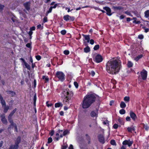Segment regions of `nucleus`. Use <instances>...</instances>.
Here are the masks:
<instances>
[{
	"label": "nucleus",
	"mask_w": 149,
	"mask_h": 149,
	"mask_svg": "<svg viewBox=\"0 0 149 149\" xmlns=\"http://www.w3.org/2000/svg\"><path fill=\"white\" fill-rule=\"evenodd\" d=\"M95 100V97L94 95L91 94L86 95L84 98L82 106L84 109L88 108Z\"/></svg>",
	"instance_id": "nucleus-2"
},
{
	"label": "nucleus",
	"mask_w": 149,
	"mask_h": 149,
	"mask_svg": "<svg viewBox=\"0 0 149 149\" xmlns=\"http://www.w3.org/2000/svg\"><path fill=\"white\" fill-rule=\"evenodd\" d=\"M52 138L51 137H49L48 139L47 143H50L52 142Z\"/></svg>",
	"instance_id": "nucleus-44"
},
{
	"label": "nucleus",
	"mask_w": 149,
	"mask_h": 149,
	"mask_svg": "<svg viewBox=\"0 0 149 149\" xmlns=\"http://www.w3.org/2000/svg\"><path fill=\"white\" fill-rule=\"evenodd\" d=\"M133 23L136 24H138L140 23H141V22L139 21H136V20H134V21L133 22Z\"/></svg>",
	"instance_id": "nucleus-45"
},
{
	"label": "nucleus",
	"mask_w": 149,
	"mask_h": 149,
	"mask_svg": "<svg viewBox=\"0 0 149 149\" xmlns=\"http://www.w3.org/2000/svg\"><path fill=\"white\" fill-rule=\"evenodd\" d=\"M70 17V16L68 15H67L64 16L63 19L67 21L69 20Z\"/></svg>",
	"instance_id": "nucleus-24"
},
{
	"label": "nucleus",
	"mask_w": 149,
	"mask_h": 149,
	"mask_svg": "<svg viewBox=\"0 0 149 149\" xmlns=\"http://www.w3.org/2000/svg\"><path fill=\"white\" fill-rule=\"evenodd\" d=\"M42 78L44 79L46 82H47L49 81V79L47 76H42Z\"/></svg>",
	"instance_id": "nucleus-33"
},
{
	"label": "nucleus",
	"mask_w": 149,
	"mask_h": 149,
	"mask_svg": "<svg viewBox=\"0 0 149 149\" xmlns=\"http://www.w3.org/2000/svg\"><path fill=\"white\" fill-rule=\"evenodd\" d=\"M69 131L67 130H65L63 132V136H65L66 134H69Z\"/></svg>",
	"instance_id": "nucleus-31"
},
{
	"label": "nucleus",
	"mask_w": 149,
	"mask_h": 149,
	"mask_svg": "<svg viewBox=\"0 0 149 149\" xmlns=\"http://www.w3.org/2000/svg\"><path fill=\"white\" fill-rule=\"evenodd\" d=\"M98 139L100 142L103 144L104 143V139L103 134H100L98 136Z\"/></svg>",
	"instance_id": "nucleus-9"
},
{
	"label": "nucleus",
	"mask_w": 149,
	"mask_h": 149,
	"mask_svg": "<svg viewBox=\"0 0 149 149\" xmlns=\"http://www.w3.org/2000/svg\"><path fill=\"white\" fill-rule=\"evenodd\" d=\"M56 76L61 81H63L65 79V75L62 72H57L56 74Z\"/></svg>",
	"instance_id": "nucleus-3"
},
{
	"label": "nucleus",
	"mask_w": 149,
	"mask_h": 149,
	"mask_svg": "<svg viewBox=\"0 0 149 149\" xmlns=\"http://www.w3.org/2000/svg\"><path fill=\"white\" fill-rule=\"evenodd\" d=\"M30 3L29 2H26L24 4V6L25 8L27 10H29L30 9Z\"/></svg>",
	"instance_id": "nucleus-13"
},
{
	"label": "nucleus",
	"mask_w": 149,
	"mask_h": 149,
	"mask_svg": "<svg viewBox=\"0 0 149 149\" xmlns=\"http://www.w3.org/2000/svg\"><path fill=\"white\" fill-rule=\"evenodd\" d=\"M89 41L91 45H93L94 43V41L93 39Z\"/></svg>",
	"instance_id": "nucleus-57"
},
{
	"label": "nucleus",
	"mask_w": 149,
	"mask_h": 149,
	"mask_svg": "<svg viewBox=\"0 0 149 149\" xmlns=\"http://www.w3.org/2000/svg\"><path fill=\"white\" fill-rule=\"evenodd\" d=\"M144 37L143 36L142 34L138 36V38L140 39H142Z\"/></svg>",
	"instance_id": "nucleus-46"
},
{
	"label": "nucleus",
	"mask_w": 149,
	"mask_h": 149,
	"mask_svg": "<svg viewBox=\"0 0 149 149\" xmlns=\"http://www.w3.org/2000/svg\"><path fill=\"white\" fill-rule=\"evenodd\" d=\"M3 112L4 113H6L9 109V107L8 106H4Z\"/></svg>",
	"instance_id": "nucleus-27"
},
{
	"label": "nucleus",
	"mask_w": 149,
	"mask_h": 149,
	"mask_svg": "<svg viewBox=\"0 0 149 149\" xmlns=\"http://www.w3.org/2000/svg\"><path fill=\"white\" fill-rule=\"evenodd\" d=\"M103 9L105 10L107 12V15L109 16H111V15L112 14L111 13V10L109 7H104L103 8Z\"/></svg>",
	"instance_id": "nucleus-12"
},
{
	"label": "nucleus",
	"mask_w": 149,
	"mask_h": 149,
	"mask_svg": "<svg viewBox=\"0 0 149 149\" xmlns=\"http://www.w3.org/2000/svg\"><path fill=\"white\" fill-rule=\"evenodd\" d=\"M130 116L131 118L134 120H135L136 118V116L135 114L133 112H130Z\"/></svg>",
	"instance_id": "nucleus-17"
},
{
	"label": "nucleus",
	"mask_w": 149,
	"mask_h": 149,
	"mask_svg": "<svg viewBox=\"0 0 149 149\" xmlns=\"http://www.w3.org/2000/svg\"><path fill=\"white\" fill-rule=\"evenodd\" d=\"M142 56H143L141 54L140 55H139L138 56H137V57H135L134 58V60L136 61H137L139 60V59L141 58L142 57Z\"/></svg>",
	"instance_id": "nucleus-29"
},
{
	"label": "nucleus",
	"mask_w": 149,
	"mask_h": 149,
	"mask_svg": "<svg viewBox=\"0 0 149 149\" xmlns=\"http://www.w3.org/2000/svg\"><path fill=\"white\" fill-rule=\"evenodd\" d=\"M133 63L130 61H129L127 64V66L129 68L132 67L133 65Z\"/></svg>",
	"instance_id": "nucleus-30"
},
{
	"label": "nucleus",
	"mask_w": 149,
	"mask_h": 149,
	"mask_svg": "<svg viewBox=\"0 0 149 149\" xmlns=\"http://www.w3.org/2000/svg\"><path fill=\"white\" fill-rule=\"evenodd\" d=\"M33 100L34 101V103L35 104L36 100V95H35L34 96Z\"/></svg>",
	"instance_id": "nucleus-54"
},
{
	"label": "nucleus",
	"mask_w": 149,
	"mask_h": 149,
	"mask_svg": "<svg viewBox=\"0 0 149 149\" xmlns=\"http://www.w3.org/2000/svg\"><path fill=\"white\" fill-rule=\"evenodd\" d=\"M7 93L8 94H10L12 96H14L15 95V93L13 91H8L7 92Z\"/></svg>",
	"instance_id": "nucleus-26"
},
{
	"label": "nucleus",
	"mask_w": 149,
	"mask_h": 149,
	"mask_svg": "<svg viewBox=\"0 0 149 149\" xmlns=\"http://www.w3.org/2000/svg\"><path fill=\"white\" fill-rule=\"evenodd\" d=\"M68 149H73V146L72 145L70 144L68 148Z\"/></svg>",
	"instance_id": "nucleus-62"
},
{
	"label": "nucleus",
	"mask_w": 149,
	"mask_h": 149,
	"mask_svg": "<svg viewBox=\"0 0 149 149\" xmlns=\"http://www.w3.org/2000/svg\"><path fill=\"white\" fill-rule=\"evenodd\" d=\"M84 37L85 40H87V42H89L90 38V36L89 35H83Z\"/></svg>",
	"instance_id": "nucleus-21"
},
{
	"label": "nucleus",
	"mask_w": 149,
	"mask_h": 149,
	"mask_svg": "<svg viewBox=\"0 0 149 149\" xmlns=\"http://www.w3.org/2000/svg\"><path fill=\"white\" fill-rule=\"evenodd\" d=\"M26 46L28 48H30L31 46V45L30 43H28L26 45Z\"/></svg>",
	"instance_id": "nucleus-58"
},
{
	"label": "nucleus",
	"mask_w": 149,
	"mask_h": 149,
	"mask_svg": "<svg viewBox=\"0 0 149 149\" xmlns=\"http://www.w3.org/2000/svg\"><path fill=\"white\" fill-rule=\"evenodd\" d=\"M99 48V45H95L94 47V49L95 50H97Z\"/></svg>",
	"instance_id": "nucleus-39"
},
{
	"label": "nucleus",
	"mask_w": 149,
	"mask_h": 149,
	"mask_svg": "<svg viewBox=\"0 0 149 149\" xmlns=\"http://www.w3.org/2000/svg\"><path fill=\"white\" fill-rule=\"evenodd\" d=\"M140 73L141 77H142V79L144 80H146L147 75V71L144 70H143Z\"/></svg>",
	"instance_id": "nucleus-5"
},
{
	"label": "nucleus",
	"mask_w": 149,
	"mask_h": 149,
	"mask_svg": "<svg viewBox=\"0 0 149 149\" xmlns=\"http://www.w3.org/2000/svg\"><path fill=\"white\" fill-rule=\"evenodd\" d=\"M18 145L15 143L14 145H11L9 149H17L18 148Z\"/></svg>",
	"instance_id": "nucleus-15"
},
{
	"label": "nucleus",
	"mask_w": 149,
	"mask_h": 149,
	"mask_svg": "<svg viewBox=\"0 0 149 149\" xmlns=\"http://www.w3.org/2000/svg\"><path fill=\"white\" fill-rule=\"evenodd\" d=\"M36 58L38 61L40 60L41 58V56L40 55H38L36 56Z\"/></svg>",
	"instance_id": "nucleus-49"
},
{
	"label": "nucleus",
	"mask_w": 149,
	"mask_h": 149,
	"mask_svg": "<svg viewBox=\"0 0 149 149\" xmlns=\"http://www.w3.org/2000/svg\"><path fill=\"white\" fill-rule=\"evenodd\" d=\"M64 53L65 55H68L69 54V52L68 50H65L64 51Z\"/></svg>",
	"instance_id": "nucleus-47"
},
{
	"label": "nucleus",
	"mask_w": 149,
	"mask_h": 149,
	"mask_svg": "<svg viewBox=\"0 0 149 149\" xmlns=\"http://www.w3.org/2000/svg\"><path fill=\"white\" fill-rule=\"evenodd\" d=\"M118 127V125L117 124H114L113 125V127L115 129H117Z\"/></svg>",
	"instance_id": "nucleus-48"
},
{
	"label": "nucleus",
	"mask_w": 149,
	"mask_h": 149,
	"mask_svg": "<svg viewBox=\"0 0 149 149\" xmlns=\"http://www.w3.org/2000/svg\"><path fill=\"white\" fill-rule=\"evenodd\" d=\"M121 68V62L118 59H113L109 61L106 65V70L111 74L118 72Z\"/></svg>",
	"instance_id": "nucleus-1"
},
{
	"label": "nucleus",
	"mask_w": 149,
	"mask_h": 149,
	"mask_svg": "<svg viewBox=\"0 0 149 149\" xmlns=\"http://www.w3.org/2000/svg\"><path fill=\"white\" fill-rule=\"evenodd\" d=\"M144 127L146 130L147 131L148 130L149 127L147 125H144Z\"/></svg>",
	"instance_id": "nucleus-52"
},
{
	"label": "nucleus",
	"mask_w": 149,
	"mask_h": 149,
	"mask_svg": "<svg viewBox=\"0 0 149 149\" xmlns=\"http://www.w3.org/2000/svg\"><path fill=\"white\" fill-rule=\"evenodd\" d=\"M74 85L75 86V87L76 88H77L78 86V83L76 81H74Z\"/></svg>",
	"instance_id": "nucleus-50"
},
{
	"label": "nucleus",
	"mask_w": 149,
	"mask_h": 149,
	"mask_svg": "<svg viewBox=\"0 0 149 149\" xmlns=\"http://www.w3.org/2000/svg\"><path fill=\"white\" fill-rule=\"evenodd\" d=\"M127 131L129 132H132V131H134L135 130V127L133 126H132L130 127H128L127 128Z\"/></svg>",
	"instance_id": "nucleus-14"
},
{
	"label": "nucleus",
	"mask_w": 149,
	"mask_h": 149,
	"mask_svg": "<svg viewBox=\"0 0 149 149\" xmlns=\"http://www.w3.org/2000/svg\"><path fill=\"white\" fill-rule=\"evenodd\" d=\"M70 97L67 96V97H65L64 98L63 101L64 103L66 104H68L69 102V101L70 100Z\"/></svg>",
	"instance_id": "nucleus-10"
},
{
	"label": "nucleus",
	"mask_w": 149,
	"mask_h": 149,
	"mask_svg": "<svg viewBox=\"0 0 149 149\" xmlns=\"http://www.w3.org/2000/svg\"><path fill=\"white\" fill-rule=\"evenodd\" d=\"M90 48L87 46L84 49V52L86 53H88L90 51Z\"/></svg>",
	"instance_id": "nucleus-28"
},
{
	"label": "nucleus",
	"mask_w": 149,
	"mask_h": 149,
	"mask_svg": "<svg viewBox=\"0 0 149 149\" xmlns=\"http://www.w3.org/2000/svg\"><path fill=\"white\" fill-rule=\"evenodd\" d=\"M32 34H33V32L32 31L30 30V31H29V34L30 36V39L31 38V36Z\"/></svg>",
	"instance_id": "nucleus-53"
},
{
	"label": "nucleus",
	"mask_w": 149,
	"mask_h": 149,
	"mask_svg": "<svg viewBox=\"0 0 149 149\" xmlns=\"http://www.w3.org/2000/svg\"><path fill=\"white\" fill-rule=\"evenodd\" d=\"M47 21V18L46 17H44L43 19V22L45 23Z\"/></svg>",
	"instance_id": "nucleus-51"
},
{
	"label": "nucleus",
	"mask_w": 149,
	"mask_h": 149,
	"mask_svg": "<svg viewBox=\"0 0 149 149\" xmlns=\"http://www.w3.org/2000/svg\"><path fill=\"white\" fill-rule=\"evenodd\" d=\"M122 143L123 145H128L129 147H130L132 145L133 142L130 140H125Z\"/></svg>",
	"instance_id": "nucleus-8"
},
{
	"label": "nucleus",
	"mask_w": 149,
	"mask_h": 149,
	"mask_svg": "<svg viewBox=\"0 0 149 149\" xmlns=\"http://www.w3.org/2000/svg\"><path fill=\"white\" fill-rule=\"evenodd\" d=\"M8 119L9 122L11 123V125L9 126V127H8V128H9L11 126H13L15 124L14 123L12 119V118L8 117Z\"/></svg>",
	"instance_id": "nucleus-16"
},
{
	"label": "nucleus",
	"mask_w": 149,
	"mask_h": 149,
	"mask_svg": "<svg viewBox=\"0 0 149 149\" xmlns=\"http://www.w3.org/2000/svg\"><path fill=\"white\" fill-rule=\"evenodd\" d=\"M130 97L128 96H126L124 97V100L127 102H128L130 100Z\"/></svg>",
	"instance_id": "nucleus-34"
},
{
	"label": "nucleus",
	"mask_w": 149,
	"mask_h": 149,
	"mask_svg": "<svg viewBox=\"0 0 149 149\" xmlns=\"http://www.w3.org/2000/svg\"><path fill=\"white\" fill-rule=\"evenodd\" d=\"M61 33L62 35H64L66 34V32L65 30H63L61 31Z\"/></svg>",
	"instance_id": "nucleus-43"
},
{
	"label": "nucleus",
	"mask_w": 149,
	"mask_h": 149,
	"mask_svg": "<svg viewBox=\"0 0 149 149\" xmlns=\"http://www.w3.org/2000/svg\"><path fill=\"white\" fill-rule=\"evenodd\" d=\"M118 121L121 124H122V125L123 124V123L122 122V121L119 118L118 119Z\"/></svg>",
	"instance_id": "nucleus-61"
},
{
	"label": "nucleus",
	"mask_w": 149,
	"mask_h": 149,
	"mask_svg": "<svg viewBox=\"0 0 149 149\" xmlns=\"http://www.w3.org/2000/svg\"><path fill=\"white\" fill-rule=\"evenodd\" d=\"M68 147V145L66 143H63L62 145L61 149H66Z\"/></svg>",
	"instance_id": "nucleus-32"
},
{
	"label": "nucleus",
	"mask_w": 149,
	"mask_h": 149,
	"mask_svg": "<svg viewBox=\"0 0 149 149\" xmlns=\"http://www.w3.org/2000/svg\"><path fill=\"white\" fill-rule=\"evenodd\" d=\"M95 72L94 71H92L91 72V74L92 76H93L95 75Z\"/></svg>",
	"instance_id": "nucleus-63"
},
{
	"label": "nucleus",
	"mask_w": 149,
	"mask_h": 149,
	"mask_svg": "<svg viewBox=\"0 0 149 149\" xmlns=\"http://www.w3.org/2000/svg\"><path fill=\"white\" fill-rule=\"evenodd\" d=\"M103 123L104 125H106L108 126L109 125V122L107 120H106L105 121L103 122Z\"/></svg>",
	"instance_id": "nucleus-40"
},
{
	"label": "nucleus",
	"mask_w": 149,
	"mask_h": 149,
	"mask_svg": "<svg viewBox=\"0 0 149 149\" xmlns=\"http://www.w3.org/2000/svg\"><path fill=\"white\" fill-rule=\"evenodd\" d=\"M24 63V65L29 70H30V65L26 62H25Z\"/></svg>",
	"instance_id": "nucleus-35"
},
{
	"label": "nucleus",
	"mask_w": 149,
	"mask_h": 149,
	"mask_svg": "<svg viewBox=\"0 0 149 149\" xmlns=\"http://www.w3.org/2000/svg\"><path fill=\"white\" fill-rule=\"evenodd\" d=\"M144 16L146 18L149 17V10H147L144 12Z\"/></svg>",
	"instance_id": "nucleus-19"
},
{
	"label": "nucleus",
	"mask_w": 149,
	"mask_h": 149,
	"mask_svg": "<svg viewBox=\"0 0 149 149\" xmlns=\"http://www.w3.org/2000/svg\"><path fill=\"white\" fill-rule=\"evenodd\" d=\"M95 59L96 62L99 63L102 61V58L100 55L98 54L95 56Z\"/></svg>",
	"instance_id": "nucleus-7"
},
{
	"label": "nucleus",
	"mask_w": 149,
	"mask_h": 149,
	"mask_svg": "<svg viewBox=\"0 0 149 149\" xmlns=\"http://www.w3.org/2000/svg\"><path fill=\"white\" fill-rule=\"evenodd\" d=\"M125 14H126L129 15L131 17L132 16V15L131 14L130 12L127 11H125Z\"/></svg>",
	"instance_id": "nucleus-42"
},
{
	"label": "nucleus",
	"mask_w": 149,
	"mask_h": 149,
	"mask_svg": "<svg viewBox=\"0 0 149 149\" xmlns=\"http://www.w3.org/2000/svg\"><path fill=\"white\" fill-rule=\"evenodd\" d=\"M112 8L115 10H121L123 8L121 6H113Z\"/></svg>",
	"instance_id": "nucleus-20"
},
{
	"label": "nucleus",
	"mask_w": 149,
	"mask_h": 149,
	"mask_svg": "<svg viewBox=\"0 0 149 149\" xmlns=\"http://www.w3.org/2000/svg\"><path fill=\"white\" fill-rule=\"evenodd\" d=\"M91 117H97V112H95L94 111H92L91 113Z\"/></svg>",
	"instance_id": "nucleus-18"
},
{
	"label": "nucleus",
	"mask_w": 149,
	"mask_h": 149,
	"mask_svg": "<svg viewBox=\"0 0 149 149\" xmlns=\"http://www.w3.org/2000/svg\"><path fill=\"white\" fill-rule=\"evenodd\" d=\"M13 126H14V127H15V131L16 132H17V125H16V124H15L14 125H13Z\"/></svg>",
	"instance_id": "nucleus-56"
},
{
	"label": "nucleus",
	"mask_w": 149,
	"mask_h": 149,
	"mask_svg": "<svg viewBox=\"0 0 149 149\" xmlns=\"http://www.w3.org/2000/svg\"><path fill=\"white\" fill-rule=\"evenodd\" d=\"M120 106L121 108H124L126 106V105L125 103L123 102H121L120 104Z\"/></svg>",
	"instance_id": "nucleus-22"
},
{
	"label": "nucleus",
	"mask_w": 149,
	"mask_h": 149,
	"mask_svg": "<svg viewBox=\"0 0 149 149\" xmlns=\"http://www.w3.org/2000/svg\"><path fill=\"white\" fill-rule=\"evenodd\" d=\"M52 7H50V8H49V10L47 12H46V16H47L48 15V14L49 13H50L52 12Z\"/></svg>",
	"instance_id": "nucleus-38"
},
{
	"label": "nucleus",
	"mask_w": 149,
	"mask_h": 149,
	"mask_svg": "<svg viewBox=\"0 0 149 149\" xmlns=\"http://www.w3.org/2000/svg\"><path fill=\"white\" fill-rule=\"evenodd\" d=\"M126 120L127 121H130V117L129 116H127L126 118Z\"/></svg>",
	"instance_id": "nucleus-59"
},
{
	"label": "nucleus",
	"mask_w": 149,
	"mask_h": 149,
	"mask_svg": "<svg viewBox=\"0 0 149 149\" xmlns=\"http://www.w3.org/2000/svg\"><path fill=\"white\" fill-rule=\"evenodd\" d=\"M119 113L121 114H123L125 113V111L124 109H121L119 111Z\"/></svg>",
	"instance_id": "nucleus-36"
},
{
	"label": "nucleus",
	"mask_w": 149,
	"mask_h": 149,
	"mask_svg": "<svg viewBox=\"0 0 149 149\" xmlns=\"http://www.w3.org/2000/svg\"><path fill=\"white\" fill-rule=\"evenodd\" d=\"M126 146H121V149H126Z\"/></svg>",
	"instance_id": "nucleus-64"
},
{
	"label": "nucleus",
	"mask_w": 149,
	"mask_h": 149,
	"mask_svg": "<svg viewBox=\"0 0 149 149\" xmlns=\"http://www.w3.org/2000/svg\"><path fill=\"white\" fill-rule=\"evenodd\" d=\"M63 104L61 103H57L55 104V107L56 108L59 107H62Z\"/></svg>",
	"instance_id": "nucleus-23"
},
{
	"label": "nucleus",
	"mask_w": 149,
	"mask_h": 149,
	"mask_svg": "<svg viewBox=\"0 0 149 149\" xmlns=\"http://www.w3.org/2000/svg\"><path fill=\"white\" fill-rule=\"evenodd\" d=\"M4 7V6L3 5H1L0 3V10H2Z\"/></svg>",
	"instance_id": "nucleus-55"
},
{
	"label": "nucleus",
	"mask_w": 149,
	"mask_h": 149,
	"mask_svg": "<svg viewBox=\"0 0 149 149\" xmlns=\"http://www.w3.org/2000/svg\"><path fill=\"white\" fill-rule=\"evenodd\" d=\"M56 136L57 137L56 138V139L57 141L60 138L62 137L63 136V130H58L57 131V133L56 134Z\"/></svg>",
	"instance_id": "nucleus-6"
},
{
	"label": "nucleus",
	"mask_w": 149,
	"mask_h": 149,
	"mask_svg": "<svg viewBox=\"0 0 149 149\" xmlns=\"http://www.w3.org/2000/svg\"><path fill=\"white\" fill-rule=\"evenodd\" d=\"M111 143L112 145L113 146H116V144L115 142V141L114 140H112L111 141Z\"/></svg>",
	"instance_id": "nucleus-37"
},
{
	"label": "nucleus",
	"mask_w": 149,
	"mask_h": 149,
	"mask_svg": "<svg viewBox=\"0 0 149 149\" xmlns=\"http://www.w3.org/2000/svg\"><path fill=\"white\" fill-rule=\"evenodd\" d=\"M62 93L64 95V97L67 96L71 97L73 95L72 92L68 89H63Z\"/></svg>",
	"instance_id": "nucleus-4"
},
{
	"label": "nucleus",
	"mask_w": 149,
	"mask_h": 149,
	"mask_svg": "<svg viewBox=\"0 0 149 149\" xmlns=\"http://www.w3.org/2000/svg\"><path fill=\"white\" fill-rule=\"evenodd\" d=\"M21 141V138L19 137H18L17 138L16 140L15 141V143L17 144L18 145V144L20 143Z\"/></svg>",
	"instance_id": "nucleus-25"
},
{
	"label": "nucleus",
	"mask_w": 149,
	"mask_h": 149,
	"mask_svg": "<svg viewBox=\"0 0 149 149\" xmlns=\"http://www.w3.org/2000/svg\"><path fill=\"white\" fill-rule=\"evenodd\" d=\"M1 103L3 107L6 106V102L4 100L1 101Z\"/></svg>",
	"instance_id": "nucleus-41"
},
{
	"label": "nucleus",
	"mask_w": 149,
	"mask_h": 149,
	"mask_svg": "<svg viewBox=\"0 0 149 149\" xmlns=\"http://www.w3.org/2000/svg\"><path fill=\"white\" fill-rule=\"evenodd\" d=\"M1 120L3 123L7 125L8 123L6 119L5 118V115L3 114L1 116Z\"/></svg>",
	"instance_id": "nucleus-11"
},
{
	"label": "nucleus",
	"mask_w": 149,
	"mask_h": 149,
	"mask_svg": "<svg viewBox=\"0 0 149 149\" xmlns=\"http://www.w3.org/2000/svg\"><path fill=\"white\" fill-rule=\"evenodd\" d=\"M35 27L34 26H33L30 28V30L31 31H34L35 30Z\"/></svg>",
	"instance_id": "nucleus-60"
}]
</instances>
